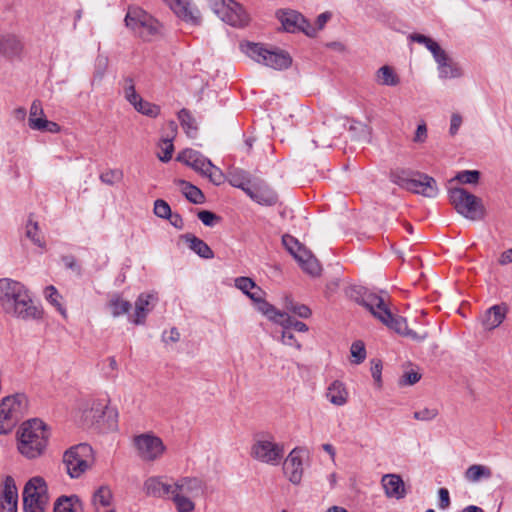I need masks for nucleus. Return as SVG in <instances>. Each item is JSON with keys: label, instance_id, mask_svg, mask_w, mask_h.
Returning a JSON list of instances; mask_svg holds the SVG:
<instances>
[{"label": "nucleus", "instance_id": "1", "mask_svg": "<svg viewBox=\"0 0 512 512\" xmlns=\"http://www.w3.org/2000/svg\"><path fill=\"white\" fill-rule=\"evenodd\" d=\"M0 306L9 315L23 320L42 318V309L35 305L28 289L19 281L0 279Z\"/></svg>", "mask_w": 512, "mask_h": 512}, {"label": "nucleus", "instance_id": "2", "mask_svg": "<svg viewBox=\"0 0 512 512\" xmlns=\"http://www.w3.org/2000/svg\"><path fill=\"white\" fill-rule=\"evenodd\" d=\"M362 305L366 307L374 317L397 334L410 338L416 342H422L427 338V333H417L410 329L404 317L393 315L388 308L386 299L383 296L366 293L362 297Z\"/></svg>", "mask_w": 512, "mask_h": 512}, {"label": "nucleus", "instance_id": "3", "mask_svg": "<svg viewBox=\"0 0 512 512\" xmlns=\"http://www.w3.org/2000/svg\"><path fill=\"white\" fill-rule=\"evenodd\" d=\"M171 502L176 512H194L198 499L207 495L206 482L195 476H182L173 481Z\"/></svg>", "mask_w": 512, "mask_h": 512}, {"label": "nucleus", "instance_id": "4", "mask_svg": "<svg viewBox=\"0 0 512 512\" xmlns=\"http://www.w3.org/2000/svg\"><path fill=\"white\" fill-rule=\"evenodd\" d=\"M48 438L46 425L41 420H29L18 431V450L26 458H36L44 452Z\"/></svg>", "mask_w": 512, "mask_h": 512}, {"label": "nucleus", "instance_id": "5", "mask_svg": "<svg viewBox=\"0 0 512 512\" xmlns=\"http://www.w3.org/2000/svg\"><path fill=\"white\" fill-rule=\"evenodd\" d=\"M126 26L143 41L151 42L162 36L161 23L139 7H129L125 16Z\"/></svg>", "mask_w": 512, "mask_h": 512}, {"label": "nucleus", "instance_id": "6", "mask_svg": "<svg viewBox=\"0 0 512 512\" xmlns=\"http://www.w3.org/2000/svg\"><path fill=\"white\" fill-rule=\"evenodd\" d=\"M250 455L259 462L277 466L283 459L284 446L276 442L275 437L271 433H259L254 438Z\"/></svg>", "mask_w": 512, "mask_h": 512}, {"label": "nucleus", "instance_id": "7", "mask_svg": "<svg viewBox=\"0 0 512 512\" xmlns=\"http://www.w3.org/2000/svg\"><path fill=\"white\" fill-rule=\"evenodd\" d=\"M449 201L460 215L471 221H479L485 217V208L480 198L463 188H451L448 192Z\"/></svg>", "mask_w": 512, "mask_h": 512}, {"label": "nucleus", "instance_id": "8", "mask_svg": "<svg viewBox=\"0 0 512 512\" xmlns=\"http://www.w3.org/2000/svg\"><path fill=\"white\" fill-rule=\"evenodd\" d=\"M244 52L254 61L276 70L287 69L292 63L287 52L280 49H267L259 43L246 44Z\"/></svg>", "mask_w": 512, "mask_h": 512}, {"label": "nucleus", "instance_id": "9", "mask_svg": "<svg viewBox=\"0 0 512 512\" xmlns=\"http://www.w3.org/2000/svg\"><path fill=\"white\" fill-rule=\"evenodd\" d=\"M49 503L47 486L43 478L30 479L23 490V508L25 512H45Z\"/></svg>", "mask_w": 512, "mask_h": 512}, {"label": "nucleus", "instance_id": "10", "mask_svg": "<svg viewBox=\"0 0 512 512\" xmlns=\"http://www.w3.org/2000/svg\"><path fill=\"white\" fill-rule=\"evenodd\" d=\"M26 397L22 394L5 397L0 403V434L9 433L20 420L26 408Z\"/></svg>", "mask_w": 512, "mask_h": 512}, {"label": "nucleus", "instance_id": "11", "mask_svg": "<svg viewBox=\"0 0 512 512\" xmlns=\"http://www.w3.org/2000/svg\"><path fill=\"white\" fill-rule=\"evenodd\" d=\"M63 463L72 478L80 477L93 463L92 447L86 443L71 447L64 453Z\"/></svg>", "mask_w": 512, "mask_h": 512}, {"label": "nucleus", "instance_id": "12", "mask_svg": "<svg viewBox=\"0 0 512 512\" xmlns=\"http://www.w3.org/2000/svg\"><path fill=\"white\" fill-rule=\"evenodd\" d=\"M133 446L139 459L148 463L159 460L166 451L162 439L152 432L136 435Z\"/></svg>", "mask_w": 512, "mask_h": 512}, {"label": "nucleus", "instance_id": "13", "mask_svg": "<svg viewBox=\"0 0 512 512\" xmlns=\"http://www.w3.org/2000/svg\"><path fill=\"white\" fill-rule=\"evenodd\" d=\"M178 159L192 167L195 171L200 172L202 175L208 177L210 181L216 185H220L224 181V174L222 171L214 166L210 160L195 150H184L178 156Z\"/></svg>", "mask_w": 512, "mask_h": 512}, {"label": "nucleus", "instance_id": "14", "mask_svg": "<svg viewBox=\"0 0 512 512\" xmlns=\"http://www.w3.org/2000/svg\"><path fill=\"white\" fill-rule=\"evenodd\" d=\"M282 242L305 272L312 276L320 274L321 266L318 260L309 250L302 246L296 238L290 235H284L282 237Z\"/></svg>", "mask_w": 512, "mask_h": 512}, {"label": "nucleus", "instance_id": "15", "mask_svg": "<svg viewBox=\"0 0 512 512\" xmlns=\"http://www.w3.org/2000/svg\"><path fill=\"white\" fill-rule=\"evenodd\" d=\"M306 454L302 448H294L283 462V471L288 480L294 484H300L303 476V457Z\"/></svg>", "mask_w": 512, "mask_h": 512}, {"label": "nucleus", "instance_id": "16", "mask_svg": "<svg viewBox=\"0 0 512 512\" xmlns=\"http://www.w3.org/2000/svg\"><path fill=\"white\" fill-rule=\"evenodd\" d=\"M278 18L287 32H295L300 30L307 36L313 37L316 35V29L298 12L294 10L281 11Z\"/></svg>", "mask_w": 512, "mask_h": 512}, {"label": "nucleus", "instance_id": "17", "mask_svg": "<svg viewBox=\"0 0 512 512\" xmlns=\"http://www.w3.org/2000/svg\"><path fill=\"white\" fill-rule=\"evenodd\" d=\"M28 124L32 130L46 131L53 134L59 133L61 130L56 122L45 118L42 104L39 100H34L31 104Z\"/></svg>", "mask_w": 512, "mask_h": 512}, {"label": "nucleus", "instance_id": "18", "mask_svg": "<svg viewBox=\"0 0 512 512\" xmlns=\"http://www.w3.org/2000/svg\"><path fill=\"white\" fill-rule=\"evenodd\" d=\"M173 482L169 483L165 476H150L143 483V491L149 497L171 501Z\"/></svg>", "mask_w": 512, "mask_h": 512}, {"label": "nucleus", "instance_id": "19", "mask_svg": "<svg viewBox=\"0 0 512 512\" xmlns=\"http://www.w3.org/2000/svg\"><path fill=\"white\" fill-rule=\"evenodd\" d=\"M172 11L183 21L198 25L201 22V14L191 0H163Z\"/></svg>", "mask_w": 512, "mask_h": 512}, {"label": "nucleus", "instance_id": "20", "mask_svg": "<svg viewBox=\"0 0 512 512\" xmlns=\"http://www.w3.org/2000/svg\"><path fill=\"white\" fill-rule=\"evenodd\" d=\"M222 21L234 27H243L248 24L249 17L241 4L234 0H229L223 9L217 15Z\"/></svg>", "mask_w": 512, "mask_h": 512}, {"label": "nucleus", "instance_id": "21", "mask_svg": "<svg viewBox=\"0 0 512 512\" xmlns=\"http://www.w3.org/2000/svg\"><path fill=\"white\" fill-rule=\"evenodd\" d=\"M408 191L434 198L438 195V187L435 179L427 174L417 172L407 187Z\"/></svg>", "mask_w": 512, "mask_h": 512}, {"label": "nucleus", "instance_id": "22", "mask_svg": "<svg viewBox=\"0 0 512 512\" xmlns=\"http://www.w3.org/2000/svg\"><path fill=\"white\" fill-rule=\"evenodd\" d=\"M157 296L153 293H142L135 301V311L129 319L135 325H142L145 323L147 315L153 309L157 302Z\"/></svg>", "mask_w": 512, "mask_h": 512}, {"label": "nucleus", "instance_id": "23", "mask_svg": "<svg viewBox=\"0 0 512 512\" xmlns=\"http://www.w3.org/2000/svg\"><path fill=\"white\" fill-rule=\"evenodd\" d=\"M92 505L95 512H116L110 487L103 485L96 489L92 495Z\"/></svg>", "mask_w": 512, "mask_h": 512}, {"label": "nucleus", "instance_id": "24", "mask_svg": "<svg viewBox=\"0 0 512 512\" xmlns=\"http://www.w3.org/2000/svg\"><path fill=\"white\" fill-rule=\"evenodd\" d=\"M381 484L389 498L401 499L406 494L404 482L399 475L386 474L382 477Z\"/></svg>", "mask_w": 512, "mask_h": 512}, {"label": "nucleus", "instance_id": "25", "mask_svg": "<svg viewBox=\"0 0 512 512\" xmlns=\"http://www.w3.org/2000/svg\"><path fill=\"white\" fill-rule=\"evenodd\" d=\"M18 494L12 477L8 476L4 482V489L1 499L2 512L17 511Z\"/></svg>", "mask_w": 512, "mask_h": 512}, {"label": "nucleus", "instance_id": "26", "mask_svg": "<svg viewBox=\"0 0 512 512\" xmlns=\"http://www.w3.org/2000/svg\"><path fill=\"white\" fill-rule=\"evenodd\" d=\"M23 47L17 35L11 33L0 35V54L6 57H17L22 53Z\"/></svg>", "mask_w": 512, "mask_h": 512}, {"label": "nucleus", "instance_id": "27", "mask_svg": "<svg viewBox=\"0 0 512 512\" xmlns=\"http://www.w3.org/2000/svg\"><path fill=\"white\" fill-rule=\"evenodd\" d=\"M439 78L442 80L460 78L463 75L461 66L453 61L448 54L443 60L436 62Z\"/></svg>", "mask_w": 512, "mask_h": 512}, {"label": "nucleus", "instance_id": "28", "mask_svg": "<svg viewBox=\"0 0 512 512\" xmlns=\"http://www.w3.org/2000/svg\"><path fill=\"white\" fill-rule=\"evenodd\" d=\"M506 313L507 307L504 304L490 307L483 317L484 327L488 330L497 328L504 321Z\"/></svg>", "mask_w": 512, "mask_h": 512}, {"label": "nucleus", "instance_id": "29", "mask_svg": "<svg viewBox=\"0 0 512 512\" xmlns=\"http://www.w3.org/2000/svg\"><path fill=\"white\" fill-rule=\"evenodd\" d=\"M326 397L335 406H343L347 403L349 393L341 381H333L327 388Z\"/></svg>", "mask_w": 512, "mask_h": 512}, {"label": "nucleus", "instance_id": "30", "mask_svg": "<svg viewBox=\"0 0 512 512\" xmlns=\"http://www.w3.org/2000/svg\"><path fill=\"white\" fill-rule=\"evenodd\" d=\"M235 287L241 290L251 300H259L265 292L249 277H237L234 280Z\"/></svg>", "mask_w": 512, "mask_h": 512}, {"label": "nucleus", "instance_id": "31", "mask_svg": "<svg viewBox=\"0 0 512 512\" xmlns=\"http://www.w3.org/2000/svg\"><path fill=\"white\" fill-rule=\"evenodd\" d=\"M183 238L185 239V242L188 244L189 248L198 256L204 259H211L214 257L212 249L200 238L192 234H186L183 236Z\"/></svg>", "mask_w": 512, "mask_h": 512}, {"label": "nucleus", "instance_id": "32", "mask_svg": "<svg viewBox=\"0 0 512 512\" xmlns=\"http://www.w3.org/2000/svg\"><path fill=\"white\" fill-rule=\"evenodd\" d=\"M25 236L37 247L46 248L44 236L37 221L30 216L25 224Z\"/></svg>", "mask_w": 512, "mask_h": 512}, {"label": "nucleus", "instance_id": "33", "mask_svg": "<svg viewBox=\"0 0 512 512\" xmlns=\"http://www.w3.org/2000/svg\"><path fill=\"white\" fill-rule=\"evenodd\" d=\"M247 195L257 202L258 204L265 206H273L277 203V194L269 188H262L257 190L250 189L247 191Z\"/></svg>", "mask_w": 512, "mask_h": 512}, {"label": "nucleus", "instance_id": "34", "mask_svg": "<svg viewBox=\"0 0 512 512\" xmlns=\"http://www.w3.org/2000/svg\"><path fill=\"white\" fill-rule=\"evenodd\" d=\"M228 181L233 187L242 189L246 194L251 189L249 187L250 174L242 169H232L228 174Z\"/></svg>", "mask_w": 512, "mask_h": 512}, {"label": "nucleus", "instance_id": "35", "mask_svg": "<svg viewBox=\"0 0 512 512\" xmlns=\"http://www.w3.org/2000/svg\"><path fill=\"white\" fill-rule=\"evenodd\" d=\"M107 307L113 317H119L127 314L132 305L129 301L123 299L119 294H114L110 297Z\"/></svg>", "mask_w": 512, "mask_h": 512}, {"label": "nucleus", "instance_id": "36", "mask_svg": "<svg viewBox=\"0 0 512 512\" xmlns=\"http://www.w3.org/2000/svg\"><path fill=\"white\" fill-rule=\"evenodd\" d=\"M376 81L383 86H397L400 78L391 66L384 65L377 70Z\"/></svg>", "mask_w": 512, "mask_h": 512}, {"label": "nucleus", "instance_id": "37", "mask_svg": "<svg viewBox=\"0 0 512 512\" xmlns=\"http://www.w3.org/2000/svg\"><path fill=\"white\" fill-rule=\"evenodd\" d=\"M54 512H83V509L77 497L62 496L56 501Z\"/></svg>", "mask_w": 512, "mask_h": 512}, {"label": "nucleus", "instance_id": "38", "mask_svg": "<svg viewBox=\"0 0 512 512\" xmlns=\"http://www.w3.org/2000/svg\"><path fill=\"white\" fill-rule=\"evenodd\" d=\"M416 174L417 172H414L412 170L396 168L394 170H391L389 177L391 182L404 189H407V187L410 184V181H412L413 177Z\"/></svg>", "mask_w": 512, "mask_h": 512}, {"label": "nucleus", "instance_id": "39", "mask_svg": "<svg viewBox=\"0 0 512 512\" xmlns=\"http://www.w3.org/2000/svg\"><path fill=\"white\" fill-rule=\"evenodd\" d=\"M179 185L182 193L190 202L194 204H201L204 202V194L199 188L184 180H180Z\"/></svg>", "mask_w": 512, "mask_h": 512}, {"label": "nucleus", "instance_id": "40", "mask_svg": "<svg viewBox=\"0 0 512 512\" xmlns=\"http://www.w3.org/2000/svg\"><path fill=\"white\" fill-rule=\"evenodd\" d=\"M276 323L281 325L283 327V329L288 330V331L290 329H293L298 332H307L308 331V326L305 323L296 320L295 318L291 317L286 312L281 313V315L279 316Z\"/></svg>", "mask_w": 512, "mask_h": 512}, {"label": "nucleus", "instance_id": "41", "mask_svg": "<svg viewBox=\"0 0 512 512\" xmlns=\"http://www.w3.org/2000/svg\"><path fill=\"white\" fill-rule=\"evenodd\" d=\"M491 476V469L480 464L471 465L465 472L466 479L471 482H478L482 478H490Z\"/></svg>", "mask_w": 512, "mask_h": 512}, {"label": "nucleus", "instance_id": "42", "mask_svg": "<svg viewBox=\"0 0 512 512\" xmlns=\"http://www.w3.org/2000/svg\"><path fill=\"white\" fill-rule=\"evenodd\" d=\"M134 109L151 118H156L160 114V107L152 104L148 101H145L141 96L135 101V104H131Z\"/></svg>", "mask_w": 512, "mask_h": 512}, {"label": "nucleus", "instance_id": "43", "mask_svg": "<svg viewBox=\"0 0 512 512\" xmlns=\"http://www.w3.org/2000/svg\"><path fill=\"white\" fill-rule=\"evenodd\" d=\"M256 306L257 310L261 312L263 315L267 316L270 320L277 322L279 316L281 315V311L277 310L273 305L264 300V295L260 296L259 300H252Z\"/></svg>", "mask_w": 512, "mask_h": 512}, {"label": "nucleus", "instance_id": "44", "mask_svg": "<svg viewBox=\"0 0 512 512\" xmlns=\"http://www.w3.org/2000/svg\"><path fill=\"white\" fill-rule=\"evenodd\" d=\"M178 118L182 128L186 131L187 135L189 137H195L197 133V126L195 119L192 117L190 112L186 109H182L178 113Z\"/></svg>", "mask_w": 512, "mask_h": 512}, {"label": "nucleus", "instance_id": "45", "mask_svg": "<svg viewBox=\"0 0 512 512\" xmlns=\"http://www.w3.org/2000/svg\"><path fill=\"white\" fill-rule=\"evenodd\" d=\"M44 294L47 301L53 305L61 315L66 316V309L61 304L60 300L62 296L58 290L54 286L50 285L45 288Z\"/></svg>", "mask_w": 512, "mask_h": 512}, {"label": "nucleus", "instance_id": "46", "mask_svg": "<svg viewBox=\"0 0 512 512\" xmlns=\"http://www.w3.org/2000/svg\"><path fill=\"white\" fill-rule=\"evenodd\" d=\"M123 94L130 104H135V101L140 97L136 92L134 80L130 76L123 78Z\"/></svg>", "mask_w": 512, "mask_h": 512}, {"label": "nucleus", "instance_id": "47", "mask_svg": "<svg viewBox=\"0 0 512 512\" xmlns=\"http://www.w3.org/2000/svg\"><path fill=\"white\" fill-rule=\"evenodd\" d=\"M173 136L167 137L161 140L159 147L161 149V152L158 153V158L162 162H168L172 158V153L174 151V146L172 143Z\"/></svg>", "mask_w": 512, "mask_h": 512}, {"label": "nucleus", "instance_id": "48", "mask_svg": "<svg viewBox=\"0 0 512 512\" xmlns=\"http://www.w3.org/2000/svg\"><path fill=\"white\" fill-rule=\"evenodd\" d=\"M286 309L304 319L309 318L312 314L311 309L308 306L294 303L292 300L286 302Z\"/></svg>", "mask_w": 512, "mask_h": 512}, {"label": "nucleus", "instance_id": "49", "mask_svg": "<svg viewBox=\"0 0 512 512\" xmlns=\"http://www.w3.org/2000/svg\"><path fill=\"white\" fill-rule=\"evenodd\" d=\"M351 356L353 357L352 362L355 364H360L366 358V350L365 345L362 341H355L351 345Z\"/></svg>", "mask_w": 512, "mask_h": 512}, {"label": "nucleus", "instance_id": "50", "mask_svg": "<svg viewBox=\"0 0 512 512\" xmlns=\"http://www.w3.org/2000/svg\"><path fill=\"white\" fill-rule=\"evenodd\" d=\"M480 178V172L477 170H464L459 172L455 179L462 184H476Z\"/></svg>", "mask_w": 512, "mask_h": 512}, {"label": "nucleus", "instance_id": "51", "mask_svg": "<svg viewBox=\"0 0 512 512\" xmlns=\"http://www.w3.org/2000/svg\"><path fill=\"white\" fill-rule=\"evenodd\" d=\"M439 414V411L435 407H425L419 411L413 413V418L418 421H432Z\"/></svg>", "mask_w": 512, "mask_h": 512}, {"label": "nucleus", "instance_id": "52", "mask_svg": "<svg viewBox=\"0 0 512 512\" xmlns=\"http://www.w3.org/2000/svg\"><path fill=\"white\" fill-rule=\"evenodd\" d=\"M154 214L163 219H168L171 216V208L169 204L162 199H158L154 202Z\"/></svg>", "mask_w": 512, "mask_h": 512}, {"label": "nucleus", "instance_id": "53", "mask_svg": "<svg viewBox=\"0 0 512 512\" xmlns=\"http://www.w3.org/2000/svg\"><path fill=\"white\" fill-rule=\"evenodd\" d=\"M122 179V172L119 170H109L100 175V180L107 185H114Z\"/></svg>", "mask_w": 512, "mask_h": 512}, {"label": "nucleus", "instance_id": "54", "mask_svg": "<svg viewBox=\"0 0 512 512\" xmlns=\"http://www.w3.org/2000/svg\"><path fill=\"white\" fill-rule=\"evenodd\" d=\"M433 55L435 62L443 60V57L447 55L446 51L443 50L440 45L432 39V41L426 47Z\"/></svg>", "mask_w": 512, "mask_h": 512}, {"label": "nucleus", "instance_id": "55", "mask_svg": "<svg viewBox=\"0 0 512 512\" xmlns=\"http://www.w3.org/2000/svg\"><path fill=\"white\" fill-rule=\"evenodd\" d=\"M198 218L205 226H213L215 221L218 220V216L208 210H202L198 213Z\"/></svg>", "mask_w": 512, "mask_h": 512}, {"label": "nucleus", "instance_id": "56", "mask_svg": "<svg viewBox=\"0 0 512 512\" xmlns=\"http://www.w3.org/2000/svg\"><path fill=\"white\" fill-rule=\"evenodd\" d=\"M62 262L64 264V266L67 268V269H70L72 270L73 272H75L77 275H80L81 274V267L80 265L77 263L76 259L74 256L72 255H66V256H63L62 257Z\"/></svg>", "mask_w": 512, "mask_h": 512}, {"label": "nucleus", "instance_id": "57", "mask_svg": "<svg viewBox=\"0 0 512 512\" xmlns=\"http://www.w3.org/2000/svg\"><path fill=\"white\" fill-rule=\"evenodd\" d=\"M420 378H421V375L417 371H415V370L406 371L402 376L401 384L414 385L415 383H417L420 380Z\"/></svg>", "mask_w": 512, "mask_h": 512}, {"label": "nucleus", "instance_id": "58", "mask_svg": "<svg viewBox=\"0 0 512 512\" xmlns=\"http://www.w3.org/2000/svg\"><path fill=\"white\" fill-rule=\"evenodd\" d=\"M281 342L287 346H294L298 350L301 349V344L295 339L294 335L288 330L283 329L282 335H281Z\"/></svg>", "mask_w": 512, "mask_h": 512}, {"label": "nucleus", "instance_id": "59", "mask_svg": "<svg viewBox=\"0 0 512 512\" xmlns=\"http://www.w3.org/2000/svg\"><path fill=\"white\" fill-rule=\"evenodd\" d=\"M439 494V508L446 509L450 506V496L449 491L446 488H440L438 491Z\"/></svg>", "mask_w": 512, "mask_h": 512}, {"label": "nucleus", "instance_id": "60", "mask_svg": "<svg viewBox=\"0 0 512 512\" xmlns=\"http://www.w3.org/2000/svg\"><path fill=\"white\" fill-rule=\"evenodd\" d=\"M427 138V127L425 123L418 125L413 141L416 143H423Z\"/></svg>", "mask_w": 512, "mask_h": 512}, {"label": "nucleus", "instance_id": "61", "mask_svg": "<svg viewBox=\"0 0 512 512\" xmlns=\"http://www.w3.org/2000/svg\"><path fill=\"white\" fill-rule=\"evenodd\" d=\"M108 408V403L95 402L92 404L91 411L94 413L93 417L99 419L104 416L105 410Z\"/></svg>", "mask_w": 512, "mask_h": 512}, {"label": "nucleus", "instance_id": "62", "mask_svg": "<svg viewBox=\"0 0 512 512\" xmlns=\"http://www.w3.org/2000/svg\"><path fill=\"white\" fill-rule=\"evenodd\" d=\"M462 124V117L455 113L451 116V123H450V129L449 132L451 135L457 134L459 127Z\"/></svg>", "mask_w": 512, "mask_h": 512}, {"label": "nucleus", "instance_id": "63", "mask_svg": "<svg viewBox=\"0 0 512 512\" xmlns=\"http://www.w3.org/2000/svg\"><path fill=\"white\" fill-rule=\"evenodd\" d=\"M209 6L213 10V12L218 15L220 12L223 13V9L226 3H229V0H207Z\"/></svg>", "mask_w": 512, "mask_h": 512}, {"label": "nucleus", "instance_id": "64", "mask_svg": "<svg viewBox=\"0 0 512 512\" xmlns=\"http://www.w3.org/2000/svg\"><path fill=\"white\" fill-rule=\"evenodd\" d=\"M498 263L500 265H507V264H510L512 263V247L506 251H504L499 259H498Z\"/></svg>", "mask_w": 512, "mask_h": 512}]
</instances>
